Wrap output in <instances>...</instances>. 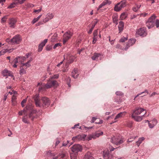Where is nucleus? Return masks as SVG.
<instances>
[{
	"mask_svg": "<svg viewBox=\"0 0 159 159\" xmlns=\"http://www.w3.org/2000/svg\"><path fill=\"white\" fill-rule=\"evenodd\" d=\"M127 40V38L125 37H122L120 39V40L119 42H125V41Z\"/></svg>",
	"mask_w": 159,
	"mask_h": 159,
	"instance_id": "49",
	"label": "nucleus"
},
{
	"mask_svg": "<svg viewBox=\"0 0 159 159\" xmlns=\"http://www.w3.org/2000/svg\"><path fill=\"white\" fill-rule=\"evenodd\" d=\"M42 10V7H39V8L38 10L34 9V10L33 12L35 13L36 14H37L39 13L40 11H41Z\"/></svg>",
	"mask_w": 159,
	"mask_h": 159,
	"instance_id": "39",
	"label": "nucleus"
},
{
	"mask_svg": "<svg viewBox=\"0 0 159 159\" xmlns=\"http://www.w3.org/2000/svg\"><path fill=\"white\" fill-rule=\"evenodd\" d=\"M61 46V44L60 43H58L55 44L53 46V48L54 49L59 48V47Z\"/></svg>",
	"mask_w": 159,
	"mask_h": 159,
	"instance_id": "41",
	"label": "nucleus"
},
{
	"mask_svg": "<svg viewBox=\"0 0 159 159\" xmlns=\"http://www.w3.org/2000/svg\"><path fill=\"white\" fill-rule=\"evenodd\" d=\"M145 139L144 137H142L139 138L138 141L136 142V145L138 147H139L140 144Z\"/></svg>",
	"mask_w": 159,
	"mask_h": 159,
	"instance_id": "33",
	"label": "nucleus"
},
{
	"mask_svg": "<svg viewBox=\"0 0 159 159\" xmlns=\"http://www.w3.org/2000/svg\"><path fill=\"white\" fill-rule=\"evenodd\" d=\"M9 93H10L11 95H13L11 101L12 102H14L16 99V97L17 94V92L15 91H12V92H9Z\"/></svg>",
	"mask_w": 159,
	"mask_h": 159,
	"instance_id": "21",
	"label": "nucleus"
},
{
	"mask_svg": "<svg viewBox=\"0 0 159 159\" xmlns=\"http://www.w3.org/2000/svg\"><path fill=\"white\" fill-rule=\"evenodd\" d=\"M156 16L154 15L151 16L146 23V25L148 29H150L154 26V21Z\"/></svg>",
	"mask_w": 159,
	"mask_h": 159,
	"instance_id": "5",
	"label": "nucleus"
},
{
	"mask_svg": "<svg viewBox=\"0 0 159 159\" xmlns=\"http://www.w3.org/2000/svg\"><path fill=\"white\" fill-rule=\"evenodd\" d=\"M65 156V154H60L58 155V157H57V159L59 157H60L61 158H63Z\"/></svg>",
	"mask_w": 159,
	"mask_h": 159,
	"instance_id": "58",
	"label": "nucleus"
},
{
	"mask_svg": "<svg viewBox=\"0 0 159 159\" xmlns=\"http://www.w3.org/2000/svg\"><path fill=\"white\" fill-rule=\"evenodd\" d=\"M126 2L125 0H124L118 3L115 6L114 11L117 12L120 11L126 6Z\"/></svg>",
	"mask_w": 159,
	"mask_h": 159,
	"instance_id": "4",
	"label": "nucleus"
},
{
	"mask_svg": "<svg viewBox=\"0 0 159 159\" xmlns=\"http://www.w3.org/2000/svg\"><path fill=\"white\" fill-rule=\"evenodd\" d=\"M157 121L155 119H153L152 120H150V122L148 123V126L150 128L152 129L157 125Z\"/></svg>",
	"mask_w": 159,
	"mask_h": 159,
	"instance_id": "20",
	"label": "nucleus"
},
{
	"mask_svg": "<svg viewBox=\"0 0 159 159\" xmlns=\"http://www.w3.org/2000/svg\"><path fill=\"white\" fill-rule=\"evenodd\" d=\"M59 75L58 74H56L50 77V79L52 80L53 79H57L58 78Z\"/></svg>",
	"mask_w": 159,
	"mask_h": 159,
	"instance_id": "52",
	"label": "nucleus"
},
{
	"mask_svg": "<svg viewBox=\"0 0 159 159\" xmlns=\"http://www.w3.org/2000/svg\"><path fill=\"white\" fill-rule=\"evenodd\" d=\"M42 16V15H40L38 16L37 18H34L32 21V23L34 24L36 22H37L39 19Z\"/></svg>",
	"mask_w": 159,
	"mask_h": 159,
	"instance_id": "37",
	"label": "nucleus"
},
{
	"mask_svg": "<svg viewBox=\"0 0 159 159\" xmlns=\"http://www.w3.org/2000/svg\"><path fill=\"white\" fill-rule=\"evenodd\" d=\"M24 66L22 65L20 67V70L19 71L20 74L21 75L25 74L26 73V69L25 67L24 68Z\"/></svg>",
	"mask_w": 159,
	"mask_h": 159,
	"instance_id": "29",
	"label": "nucleus"
},
{
	"mask_svg": "<svg viewBox=\"0 0 159 159\" xmlns=\"http://www.w3.org/2000/svg\"><path fill=\"white\" fill-rule=\"evenodd\" d=\"M136 40L135 39H129L124 49L127 50L130 46H132L135 43Z\"/></svg>",
	"mask_w": 159,
	"mask_h": 159,
	"instance_id": "13",
	"label": "nucleus"
},
{
	"mask_svg": "<svg viewBox=\"0 0 159 159\" xmlns=\"http://www.w3.org/2000/svg\"><path fill=\"white\" fill-rule=\"evenodd\" d=\"M70 156L71 159H77L76 156L73 153L70 154Z\"/></svg>",
	"mask_w": 159,
	"mask_h": 159,
	"instance_id": "54",
	"label": "nucleus"
},
{
	"mask_svg": "<svg viewBox=\"0 0 159 159\" xmlns=\"http://www.w3.org/2000/svg\"><path fill=\"white\" fill-rule=\"evenodd\" d=\"M48 39H46L42 42L39 45L38 51L41 52L43 49V47L45 45L46 43L47 42Z\"/></svg>",
	"mask_w": 159,
	"mask_h": 159,
	"instance_id": "16",
	"label": "nucleus"
},
{
	"mask_svg": "<svg viewBox=\"0 0 159 159\" xmlns=\"http://www.w3.org/2000/svg\"><path fill=\"white\" fill-rule=\"evenodd\" d=\"M102 56V55L100 53H95L93 56L92 57V59L93 60H96L98 59L99 57Z\"/></svg>",
	"mask_w": 159,
	"mask_h": 159,
	"instance_id": "27",
	"label": "nucleus"
},
{
	"mask_svg": "<svg viewBox=\"0 0 159 159\" xmlns=\"http://www.w3.org/2000/svg\"><path fill=\"white\" fill-rule=\"evenodd\" d=\"M127 16V14L126 12L122 13L120 16V18L121 20L125 19Z\"/></svg>",
	"mask_w": 159,
	"mask_h": 159,
	"instance_id": "34",
	"label": "nucleus"
},
{
	"mask_svg": "<svg viewBox=\"0 0 159 159\" xmlns=\"http://www.w3.org/2000/svg\"><path fill=\"white\" fill-rule=\"evenodd\" d=\"M124 27V23L123 21H120L118 25L119 33H121L123 30Z\"/></svg>",
	"mask_w": 159,
	"mask_h": 159,
	"instance_id": "25",
	"label": "nucleus"
},
{
	"mask_svg": "<svg viewBox=\"0 0 159 159\" xmlns=\"http://www.w3.org/2000/svg\"><path fill=\"white\" fill-rule=\"evenodd\" d=\"M137 137V136H132L130 137L129 139L127 140V142H131L134 140Z\"/></svg>",
	"mask_w": 159,
	"mask_h": 159,
	"instance_id": "42",
	"label": "nucleus"
},
{
	"mask_svg": "<svg viewBox=\"0 0 159 159\" xmlns=\"http://www.w3.org/2000/svg\"><path fill=\"white\" fill-rule=\"evenodd\" d=\"M2 74L3 76L5 77L6 78H7L8 76L13 77L12 73L7 69H5L2 70Z\"/></svg>",
	"mask_w": 159,
	"mask_h": 159,
	"instance_id": "9",
	"label": "nucleus"
},
{
	"mask_svg": "<svg viewBox=\"0 0 159 159\" xmlns=\"http://www.w3.org/2000/svg\"><path fill=\"white\" fill-rule=\"evenodd\" d=\"M6 41L9 43H11V39H6Z\"/></svg>",
	"mask_w": 159,
	"mask_h": 159,
	"instance_id": "64",
	"label": "nucleus"
},
{
	"mask_svg": "<svg viewBox=\"0 0 159 159\" xmlns=\"http://www.w3.org/2000/svg\"><path fill=\"white\" fill-rule=\"evenodd\" d=\"M32 61V57H30V58L29 60L27 61V62L25 63H22V65H23L24 66H25V69H26L27 68H28L30 66V62Z\"/></svg>",
	"mask_w": 159,
	"mask_h": 159,
	"instance_id": "23",
	"label": "nucleus"
},
{
	"mask_svg": "<svg viewBox=\"0 0 159 159\" xmlns=\"http://www.w3.org/2000/svg\"><path fill=\"white\" fill-rule=\"evenodd\" d=\"M16 22V20L15 18H11L10 19L9 22L10 27L12 28H14Z\"/></svg>",
	"mask_w": 159,
	"mask_h": 159,
	"instance_id": "17",
	"label": "nucleus"
},
{
	"mask_svg": "<svg viewBox=\"0 0 159 159\" xmlns=\"http://www.w3.org/2000/svg\"><path fill=\"white\" fill-rule=\"evenodd\" d=\"M116 94L117 95H122L123 94V93L120 91H117Z\"/></svg>",
	"mask_w": 159,
	"mask_h": 159,
	"instance_id": "61",
	"label": "nucleus"
},
{
	"mask_svg": "<svg viewBox=\"0 0 159 159\" xmlns=\"http://www.w3.org/2000/svg\"><path fill=\"white\" fill-rule=\"evenodd\" d=\"M98 21V20L97 19H95L93 20L91 22V24L95 25V26Z\"/></svg>",
	"mask_w": 159,
	"mask_h": 159,
	"instance_id": "50",
	"label": "nucleus"
},
{
	"mask_svg": "<svg viewBox=\"0 0 159 159\" xmlns=\"http://www.w3.org/2000/svg\"><path fill=\"white\" fill-rule=\"evenodd\" d=\"M57 33H55L51 37V41L52 42H54L57 41Z\"/></svg>",
	"mask_w": 159,
	"mask_h": 159,
	"instance_id": "31",
	"label": "nucleus"
},
{
	"mask_svg": "<svg viewBox=\"0 0 159 159\" xmlns=\"http://www.w3.org/2000/svg\"><path fill=\"white\" fill-rule=\"evenodd\" d=\"M11 49H9L7 48L3 49L0 51V56L4 55L7 52H11Z\"/></svg>",
	"mask_w": 159,
	"mask_h": 159,
	"instance_id": "30",
	"label": "nucleus"
},
{
	"mask_svg": "<svg viewBox=\"0 0 159 159\" xmlns=\"http://www.w3.org/2000/svg\"><path fill=\"white\" fill-rule=\"evenodd\" d=\"M23 121L25 123H29V122L27 119V116H25L22 119Z\"/></svg>",
	"mask_w": 159,
	"mask_h": 159,
	"instance_id": "43",
	"label": "nucleus"
},
{
	"mask_svg": "<svg viewBox=\"0 0 159 159\" xmlns=\"http://www.w3.org/2000/svg\"><path fill=\"white\" fill-rule=\"evenodd\" d=\"M17 4V3L15 2H13L11 3L10 5L8 6L7 7V8L8 9H11L14 8L15 7V6Z\"/></svg>",
	"mask_w": 159,
	"mask_h": 159,
	"instance_id": "38",
	"label": "nucleus"
},
{
	"mask_svg": "<svg viewBox=\"0 0 159 159\" xmlns=\"http://www.w3.org/2000/svg\"><path fill=\"white\" fill-rule=\"evenodd\" d=\"M20 61H21V64L23 63L22 62H23L25 61L26 60V58L25 57H20Z\"/></svg>",
	"mask_w": 159,
	"mask_h": 159,
	"instance_id": "51",
	"label": "nucleus"
},
{
	"mask_svg": "<svg viewBox=\"0 0 159 159\" xmlns=\"http://www.w3.org/2000/svg\"><path fill=\"white\" fill-rule=\"evenodd\" d=\"M60 141L59 140H58V139H57L55 143V147L57 146L58 144L60 143Z\"/></svg>",
	"mask_w": 159,
	"mask_h": 159,
	"instance_id": "63",
	"label": "nucleus"
},
{
	"mask_svg": "<svg viewBox=\"0 0 159 159\" xmlns=\"http://www.w3.org/2000/svg\"><path fill=\"white\" fill-rule=\"evenodd\" d=\"M82 149V147L79 144L74 145L71 148L72 152L76 153H78L79 152H81Z\"/></svg>",
	"mask_w": 159,
	"mask_h": 159,
	"instance_id": "8",
	"label": "nucleus"
},
{
	"mask_svg": "<svg viewBox=\"0 0 159 159\" xmlns=\"http://www.w3.org/2000/svg\"><path fill=\"white\" fill-rule=\"evenodd\" d=\"M57 85L58 84L56 81L50 78L46 84L43 83L42 82H40L38 83L37 86L39 87V90L40 91L43 89H49L53 86H57Z\"/></svg>",
	"mask_w": 159,
	"mask_h": 159,
	"instance_id": "2",
	"label": "nucleus"
},
{
	"mask_svg": "<svg viewBox=\"0 0 159 159\" xmlns=\"http://www.w3.org/2000/svg\"><path fill=\"white\" fill-rule=\"evenodd\" d=\"M136 33L140 36L144 37L147 35L146 29L145 28H141L139 29L136 32Z\"/></svg>",
	"mask_w": 159,
	"mask_h": 159,
	"instance_id": "11",
	"label": "nucleus"
},
{
	"mask_svg": "<svg viewBox=\"0 0 159 159\" xmlns=\"http://www.w3.org/2000/svg\"><path fill=\"white\" fill-rule=\"evenodd\" d=\"M21 38L19 35H16L14 36L11 39V44H19L21 42Z\"/></svg>",
	"mask_w": 159,
	"mask_h": 159,
	"instance_id": "10",
	"label": "nucleus"
},
{
	"mask_svg": "<svg viewBox=\"0 0 159 159\" xmlns=\"http://www.w3.org/2000/svg\"><path fill=\"white\" fill-rule=\"evenodd\" d=\"M111 142L117 145L122 143L124 141L122 138H117L114 137L111 138Z\"/></svg>",
	"mask_w": 159,
	"mask_h": 159,
	"instance_id": "6",
	"label": "nucleus"
},
{
	"mask_svg": "<svg viewBox=\"0 0 159 159\" xmlns=\"http://www.w3.org/2000/svg\"><path fill=\"white\" fill-rule=\"evenodd\" d=\"M26 6L28 8L32 7L34 6V5L33 4L31 3H27L26 4Z\"/></svg>",
	"mask_w": 159,
	"mask_h": 159,
	"instance_id": "57",
	"label": "nucleus"
},
{
	"mask_svg": "<svg viewBox=\"0 0 159 159\" xmlns=\"http://www.w3.org/2000/svg\"><path fill=\"white\" fill-rule=\"evenodd\" d=\"M14 1L17 3V4H22L23 3V2L25 1V0H14Z\"/></svg>",
	"mask_w": 159,
	"mask_h": 159,
	"instance_id": "45",
	"label": "nucleus"
},
{
	"mask_svg": "<svg viewBox=\"0 0 159 159\" xmlns=\"http://www.w3.org/2000/svg\"><path fill=\"white\" fill-rule=\"evenodd\" d=\"M146 111L145 113L142 116H138L136 115H134V114H132V118L134 119L137 122L141 121L143 120V117L146 114Z\"/></svg>",
	"mask_w": 159,
	"mask_h": 159,
	"instance_id": "14",
	"label": "nucleus"
},
{
	"mask_svg": "<svg viewBox=\"0 0 159 159\" xmlns=\"http://www.w3.org/2000/svg\"><path fill=\"white\" fill-rule=\"evenodd\" d=\"M155 25L157 28L159 27V20H157L155 22Z\"/></svg>",
	"mask_w": 159,
	"mask_h": 159,
	"instance_id": "59",
	"label": "nucleus"
},
{
	"mask_svg": "<svg viewBox=\"0 0 159 159\" xmlns=\"http://www.w3.org/2000/svg\"><path fill=\"white\" fill-rule=\"evenodd\" d=\"M103 134V132L101 131H98L96 132L95 134H94L95 139L99 137L100 136L102 135Z\"/></svg>",
	"mask_w": 159,
	"mask_h": 159,
	"instance_id": "32",
	"label": "nucleus"
},
{
	"mask_svg": "<svg viewBox=\"0 0 159 159\" xmlns=\"http://www.w3.org/2000/svg\"><path fill=\"white\" fill-rule=\"evenodd\" d=\"M54 17V15L52 13H49L46 15V17L42 21H40L36 24V26H38L46 23L50 20L52 19Z\"/></svg>",
	"mask_w": 159,
	"mask_h": 159,
	"instance_id": "3",
	"label": "nucleus"
},
{
	"mask_svg": "<svg viewBox=\"0 0 159 159\" xmlns=\"http://www.w3.org/2000/svg\"><path fill=\"white\" fill-rule=\"evenodd\" d=\"M103 157L104 159H111L112 156L110 153V152L108 149L103 151Z\"/></svg>",
	"mask_w": 159,
	"mask_h": 159,
	"instance_id": "12",
	"label": "nucleus"
},
{
	"mask_svg": "<svg viewBox=\"0 0 159 159\" xmlns=\"http://www.w3.org/2000/svg\"><path fill=\"white\" fill-rule=\"evenodd\" d=\"M111 3V1H108L107 0H105L99 6L98 10L101 8L103 6H104L107 4H108L109 5Z\"/></svg>",
	"mask_w": 159,
	"mask_h": 159,
	"instance_id": "28",
	"label": "nucleus"
},
{
	"mask_svg": "<svg viewBox=\"0 0 159 159\" xmlns=\"http://www.w3.org/2000/svg\"><path fill=\"white\" fill-rule=\"evenodd\" d=\"M19 61H20V57H18L14 59L11 63V64L12 65L13 67L16 68L17 66L16 64Z\"/></svg>",
	"mask_w": 159,
	"mask_h": 159,
	"instance_id": "19",
	"label": "nucleus"
},
{
	"mask_svg": "<svg viewBox=\"0 0 159 159\" xmlns=\"http://www.w3.org/2000/svg\"><path fill=\"white\" fill-rule=\"evenodd\" d=\"M97 37H93V40L92 42V43L93 44H94L96 43V42L97 41Z\"/></svg>",
	"mask_w": 159,
	"mask_h": 159,
	"instance_id": "60",
	"label": "nucleus"
},
{
	"mask_svg": "<svg viewBox=\"0 0 159 159\" xmlns=\"http://www.w3.org/2000/svg\"><path fill=\"white\" fill-rule=\"evenodd\" d=\"M79 74L78 73L77 69L75 68L71 72V75L74 78H76L78 77Z\"/></svg>",
	"mask_w": 159,
	"mask_h": 159,
	"instance_id": "24",
	"label": "nucleus"
},
{
	"mask_svg": "<svg viewBox=\"0 0 159 159\" xmlns=\"http://www.w3.org/2000/svg\"><path fill=\"white\" fill-rule=\"evenodd\" d=\"M37 112L36 110H33L31 111L29 117L32 120H33L35 118L37 117V114L38 113Z\"/></svg>",
	"mask_w": 159,
	"mask_h": 159,
	"instance_id": "15",
	"label": "nucleus"
},
{
	"mask_svg": "<svg viewBox=\"0 0 159 159\" xmlns=\"http://www.w3.org/2000/svg\"><path fill=\"white\" fill-rule=\"evenodd\" d=\"M73 35V33L69 31H67L63 35V43H65L66 42L70 39Z\"/></svg>",
	"mask_w": 159,
	"mask_h": 159,
	"instance_id": "7",
	"label": "nucleus"
},
{
	"mask_svg": "<svg viewBox=\"0 0 159 159\" xmlns=\"http://www.w3.org/2000/svg\"><path fill=\"white\" fill-rule=\"evenodd\" d=\"M125 114L126 112H121L118 114L115 117L114 119V121L113 123L117 121V120H116V119L124 116L125 115Z\"/></svg>",
	"mask_w": 159,
	"mask_h": 159,
	"instance_id": "22",
	"label": "nucleus"
},
{
	"mask_svg": "<svg viewBox=\"0 0 159 159\" xmlns=\"http://www.w3.org/2000/svg\"><path fill=\"white\" fill-rule=\"evenodd\" d=\"M39 95L36 94L33 98L37 107H46L50 105V102L48 98L45 97H42L41 100H39Z\"/></svg>",
	"mask_w": 159,
	"mask_h": 159,
	"instance_id": "1",
	"label": "nucleus"
},
{
	"mask_svg": "<svg viewBox=\"0 0 159 159\" xmlns=\"http://www.w3.org/2000/svg\"><path fill=\"white\" fill-rule=\"evenodd\" d=\"M27 99H24L21 102V105L22 107L24 106V104L26 102Z\"/></svg>",
	"mask_w": 159,
	"mask_h": 159,
	"instance_id": "55",
	"label": "nucleus"
},
{
	"mask_svg": "<svg viewBox=\"0 0 159 159\" xmlns=\"http://www.w3.org/2000/svg\"><path fill=\"white\" fill-rule=\"evenodd\" d=\"M84 159H94L90 152H87L85 155Z\"/></svg>",
	"mask_w": 159,
	"mask_h": 159,
	"instance_id": "26",
	"label": "nucleus"
},
{
	"mask_svg": "<svg viewBox=\"0 0 159 159\" xmlns=\"http://www.w3.org/2000/svg\"><path fill=\"white\" fill-rule=\"evenodd\" d=\"M113 19L114 23L116 24H118V20L117 18L115 17L113 18Z\"/></svg>",
	"mask_w": 159,
	"mask_h": 159,
	"instance_id": "56",
	"label": "nucleus"
},
{
	"mask_svg": "<svg viewBox=\"0 0 159 159\" xmlns=\"http://www.w3.org/2000/svg\"><path fill=\"white\" fill-rule=\"evenodd\" d=\"M141 6V5L140 4H136L135 7H133V10L134 11L136 12L138 10Z\"/></svg>",
	"mask_w": 159,
	"mask_h": 159,
	"instance_id": "36",
	"label": "nucleus"
},
{
	"mask_svg": "<svg viewBox=\"0 0 159 159\" xmlns=\"http://www.w3.org/2000/svg\"><path fill=\"white\" fill-rule=\"evenodd\" d=\"M81 137L79 139V140L84 139H85V138H86V135H85V134H84L82 135H81Z\"/></svg>",
	"mask_w": 159,
	"mask_h": 159,
	"instance_id": "62",
	"label": "nucleus"
},
{
	"mask_svg": "<svg viewBox=\"0 0 159 159\" xmlns=\"http://www.w3.org/2000/svg\"><path fill=\"white\" fill-rule=\"evenodd\" d=\"M145 110L142 108L140 107H138L136 108L133 112V113L132 114H134V115H139L143 111H144Z\"/></svg>",
	"mask_w": 159,
	"mask_h": 159,
	"instance_id": "18",
	"label": "nucleus"
},
{
	"mask_svg": "<svg viewBox=\"0 0 159 159\" xmlns=\"http://www.w3.org/2000/svg\"><path fill=\"white\" fill-rule=\"evenodd\" d=\"M52 46L50 45H47L46 47V50L48 51H49L52 50Z\"/></svg>",
	"mask_w": 159,
	"mask_h": 159,
	"instance_id": "47",
	"label": "nucleus"
},
{
	"mask_svg": "<svg viewBox=\"0 0 159 159\" xmlns=\"http://www.w3.org/2000/svg\"><path fill=\"white\" fill-rule=\"evenodd\" d=\"M98 32V31L97 30L94 31L93 33V37H97Z\"/></svg>",
	"mask_w": 159,
	"mask_h": 159,
	"instance_id": "53",
	"label": "nucleus"
},
{
	"mask_svg": "<svg viewBox=\"0 0 159 159\" xmlns=\"http://www.w3.org/2000/svg\"><path fill=\"white\" fill-rule=\"evenodd\" d=\"M7 16H4L3 17L1 20V23H4L7 20Z\"/></svg>",
	"mask_w": 159,
	"mask_h": 159,
	"instance_id": "44",
	"label": "nucleus"
},
{
	"mask_svg": "<svg viewBox=\"0 0 159 159\" xmlns=\"http://www.w3.org/2000/svg\"><path fill=\"white\" fill-rule=\"evenodd\" d=\"M148 93H148V90H147V89H146L144 90V91L141 92V93L138 94L136 96V97H138L139 95H140L141 94H143V95L142 96H145L147 95V94Z\"/></svg>",
	"mask_w": 159,
	"mask_h": 159,
	"instance_id": "35",
	"label": "nucleus"
},
{
	"mask_svg": "<svg viewBox=\"0 0 159 159\" xmlns=\"http://www.w3.org/2000/svg\"><path fill=\"white\" fill-rule=\"evenodd\" d=\"M88 138L89 140H91L92 139H95L94 134H92L91 135H89Z\"/></svg>",
	"mask_w": 159,
	"mask_h": 159,
	"instance_id": "48",
	"label": "nucleus"
},
{
	"mask_svg": "<svg viewBox=\"0 0 159 159\" xmlns=\"http://www.w3.org/2000/svg\"><path fill=\"white\" fill-rule=\"evenodd\" d=\"M81 135H78V136L73 137L72 140L73 141H76L80 140L79 139L81 138Z\"/></svg>",
	"mask_w": 159,
	"mask_h": 159,
	"instance_id": "40",
	"label": "nucleus"
},
{
	"mask_svg": "<svg viewBox=\"0 0 159 159\" xmlns=\"http://www.w3.org/2000/svg\"><path fill=\"white\" fill-rule=\"evenodd\" d=\"M26 112L27 111H26V110L24 109L23 110L19 111L18 114L19 115H22L23 114L25 115Z\"/></svg>",
	"mask_w": 159,
	"mask_h": 159,
	"instance_id": "46",
	"label": "nucleus"
}]
</instances>
